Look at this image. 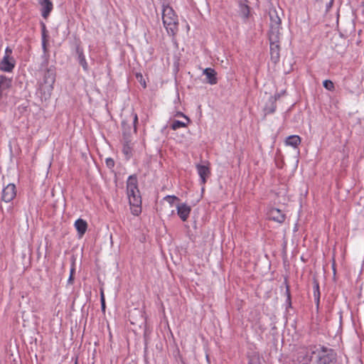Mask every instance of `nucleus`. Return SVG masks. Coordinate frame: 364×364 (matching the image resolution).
<instances>
[{
	"label": "nucleus",
	"mask_w": 364,
	"mask_h": 364,
	"mask_svg": "<svg viewBox=\"0 0 364 364\" xmlns=\"http://www.w3.org/2000/svg\"><path fill=\"white\" fill-rule=\"evenodd\" d=\"M334 356L331 349L320 346L300 348L295 364H331Z\"/></svg>",
	"instance_id": "1"
},
{
	"label": "nucleus",
	"mask_w": 364,
	"mask_h": 364,
	"mask_svg": "<svg viewBox=\"0 0 364 364\" xmlns=\"http://www.w3.org/2000/svg\"><path fill=\"white\" fill-rule=\"evenodd\" d=\"M270 23L269 31V41L270 47L271 60L277 63L280 58V40L282 37L281 18L275 9H271L269 11Z\"/></svg>",
	"instance_id": "2"
},
{
	"label": "nucleus",
	"mask_w": 364,
	"mask_h": 364,
	"mask_svg": "<svg viewBox=\"0 0 364 364\" xmlns=\"http://www.w3.org/2000/svg\"><path fill=\"white\" fill-rule=\"evenodd\" d=\"M43 76L42 79L38 80V90L45 99L48 97L53 89V84L55 80V68L50 66L47 67V61L42 64L40 70Z\"/></svg>",
	"instance_id": "3"
},
{
	"label": "nucleus",
	"mask_w": 364,
	"mask_h": 364,
	"mask_svg": "<svg viewBox=\"0 0 364 364\" xmlns=\"http://www.w3.org/2000/svg\"><path fill=\"white\" fill-rule=\"evenodd\" d=\"M162 20L168 33L173 36H175L178 32V16L171 6H164Z\"/></svg>",
	"instance_id": "4"
},
{
	"label": "nucleus",
	"mask_w": 364,
	"mask_h": 364,
	"mask_svg": "<svg viewBox=\"0 0 364 364\" xmlns=\"http://www.w3.org/2000/svg\"><path fill=\"white\" fill-rule=\"evenodd\" d=\"M130 208L134 215H139L141 212V199L139 189L127 191Z\"/></svg>",
	"instance_id": "5"
},
{
	"label": "nucleus",
	"mask_w": 364,
	"mask_h": 364,
	"mask_svg": "<svg viewBox=\"0 0 364 364\" xmlns=\"http://www.w3.org/2000/svg\"><path fill=\"white\" fill-rule=\"evenodd\" d=\"M138 122L137 114L134 112H131L129 116L124 119L122 122V126L123 129V134L124 139L129 138V136L131 134L132 129L133 128V132H136V123Z\"/></svg>",
	"instance_id": "6"
},
{
	"label": "nucleus",
	"mask_w": 364,
	"mask_h": 364,
	"mask_svg": "<svg viewBox=\"0 0 364 364\" xmlns=\"http://www.w3.org/2000/svg\"><path fill=\"white\" fill-rule=\"evenodd\" d=\"M16 196V186L9 183L2 191L1 199L6 203L11 202Z\"/></svg>",
	"instance_id": "7"
},
{
	"label": "nucleus",
	"mask_w": 364,
	"mask_h": 364,
	"mask_svg": "<svg viewBox=\"0 0 364 364\" xmlns=\"http://www.w3.org/2000/svg\"><path fill=\"white\" fill-rule=\"evenodd\" d=\"M176 208H177V213H178V216L180 217V218L183 221H186L188 219L189 214L191 213V207L187 205L185 203H182V204L178 205L176 206Z\"/></svg>",
	"instance_id": "8"
},
{
	"label": "nucleus",
	"mask_w": 364,
	"mask_h": 364,
	"mask_svg": "<svg viewBox=\"0 0 364 364\" xmlns=\"http://www.w3.org/2000/svg\"><path fill=\"white\" fill-rule=\"evenodd\" d=\"M39 4L41 6V14L44 18H46L50 11L53 10V4L51 0H39Z\"/></svg>",
	"instance_id": "9"
},
{
	"label": "nucleus",
	"mask_w": 364,
	"mask_h": 364,
	"mask_svg": "<svg viewBox=\"0 0 364 364\" xmlns=\"http://www.w3.org/2000/svg\"><path fill=\"white\" fill-rule=\"evenodd\" d=\"M196 168L198 171V173L201 179V182L203 184H204L206 182V178L210 173V168L207 166L201 164H197Z\"/></svg>",
	"instance_id": "10"
},
{
	"label": "nucleus",
	"mask_w": 364,
	"mask_h": 364,
	"mask_svg": "<svg viewBox=\"0 0 364 364\" xmlns=\"http://www.w3.org/2000/svg\"><path fill=\"white\" fill-rule=\"evenodd\" d=\"M14 67L12 60L9 55H5L0 63V70L6 72H10Z\"/></svg>",
	"instance_id": "11"
},
{
	"label": "nucleus",
	"mask_w": 364,
	"mask_h": 364,
	"mask_svg": "<svg viewBox=\"0 0 364 364\" xmlns=\"http://www.w3.org/2000/svg\"><path fill=\"white\" fill-rule=\"evenodd\" d=\"M269 217L272 220L282 223L284 221L285 215L277 208H272L269 211Z\"/></svg>",
	"instance_id": "12"
},
{
	"label": "nucleus",
	"mask_w": 364,
	"mask_h": 364,
	"mask_svg": "<svg viewBox=\"0 0 364 364\" xmlns=\"http://www.w3.org/2000/svg\"><path fill=\"white\" fill-rule=\"evenodd\" d=\"M75 227L77 231L78 235L82 236L87 228V223L83 219L79 218L75 222Z\"/></svg>",
	"instance_id": "13"
},
{
	"label": "nucleus",
	"mask_w": 364,
	"mask_h": 364,
	"mask_svg": "<svg viewBox=\"0 0 364 364\" xmlns=\"http://www.w3.org/2000/svg\"><path fill=\"white\" fill-rule=\"evenodd\" d=\"M203 74L206 76V79L208 83L210 85H215L217 83L216 73L212 68H205L203 70Z\"/></svg>",
	"instance_id": "14"
},
{
	"label": "nucleus",
	"mask_w": 364,
	"mask_h": 364,
	"mask_svg": "<svg viewBox=\"0 0 364 364\" xmlns=\"http://www.w3.org/2000/svg\"><path fill=\"white\" fill-rule=\"evenodd\" d=\"M11 85V80L4 75H0V91L6 93Z\"/></svg>",
	"instance_id": "15"
},
{
	"label": "nucleus",
	"mask_w": 364,
	"mask_h": 364,
	"mask_svg": "<svg viewBox=\"0 0 364 364\" xmlns=\"http://www.w3.org/2000/svg\"><path fill=\"white\" fill-rule=\"evenodd\" d=\"M184 119H185L186 122H181L179 120H173L171 124V128L173 130H177L180 128L187 127V125L190 123V119L186 116H184Z\"/></svg>",
	"instance_id": "16"
},
{
	"label": "nucleus",
	"mask_w": 364,
	"mask_h": 364,
	"mask_svg": "<svg viewBox=\"0 0 364 364\" xmlns=\"http://www.w3.org/2000/svg\"><path fill=\"white\" fill-rule=\"evenodd\" d=\"M124 144L122 147V152L126 158L129 159L132 155V147L130 145L131 140L129 138L124 139Z\"/></svg>",
	"instance_id": "17"
},
{
	"label": "nucleus",
	"mask_w": 364,
	"mask_h": 364,
	"mask_svg": "<svg viewBox=\"0 0 364 364\" xmlns=\"http://www.w3.org/2000/svg\"><path fill=\"white\" fill-rule=\"evenodd\" d=\"M301 143V138L298 135H291L287 138L286 144L296 147Z\"/></svg>",
	"instance_id": "18"
},
{
	"label": "nucleus",
	"mask_w": 364,
	"mask_h": 364,
	"mask_svg": "<svg viewBox=\"0 0 364 364\" xmlns=\"http://www.w3.org/2000/svg\"><path fill=\"white\" fill-rule=\"evenodd\" d=\"M77 53L78 55V60L79 63L82 65L84 70L87 71L88 65L85 60V55L83 54L82 50L80 48H77Z\"/></svg>",
	"instance_id": "19"
},
{
	"label": "nucleus",
	"mask_w": 364,
	"mask_h": 364,
	"mask_svg": "<svg viewBox=\"0 0 364 364\" xmlns=\"http://www.w3.org/2000/svg\"><path fill=\"white\" fill-rule=\"evenodd\" d=\"M137 187V179L135 176H130L127 180V190L129 191L131 190H136Z\"/></svg>",
	"instance_id": "20"
},
{
	"label": "nucleus",
	"mask_w": 364,
	"mask_h": 364,
	"mask_svg": "<svg viewBox=\"0 0 364 364\" xmlns=\"http://www.w3.org/2000/svg\"><path fill=\"white\" fill-rule=\"evenodd\" d=\"M314 296L317 305L320 299L319 284L316 279H314Z\"/></svg>",
	"instance_id": "21"
},
{
	"label": "nucleus",
	"mask_w": 364,
	"mask_h": 364,
	"mask_svg": "<svg viewBox=\"0 0 364 364\" xmlns=\"http://www.w3.org/2000/svg\"><path fill=\"white\" fill-rule=\"evenodd\" d=\"M240 15L243 18H247L248 15H249V13H250V10H249L248 6H247L245 4H240Z\"/></svg>",
	"instance_id": "22"
},
{
	"label": "nucleus",
	"mask_w": 364,
	"mask_h": 364,
	"mask_svg": "<svg viewBox=\"0 0 364 364\" xmlns=\"http://www.w3.org/2000/svg\"><path fill=\"white\" fill-rule=\"evenodd\" d=\"M274 101H275V100L273 99V97H271L269 98V102H270V103H271V106H270V107H266L264 108V111H265V113H266V114L273 113V112L275 111V109H276V105H275V104H274Z\"/></svg>",
	"instance_id": "23"
},
{
	"label": "nucleus",
	"mask_w": 364,
	"mask_h": 364,
	"mask_svg": "<svg viewBox=\"0 0 364 364\" xmlns=\"http://www.w3.org/2000/svg\"><path fill=\"white\" fill-rule=\"evenodd\" d=\"M323 85L326 90H330V91H331L334 89V85H333V82L330 80H324L323 82Z\"/></svg>",
	"instance_id": "24"
},
{
	"label": "nucleus",
	"mask_w": 364,
	"mask_h": 364,
	"mask_svg": "<svg viewBox=\"0 0 364 364\" xmlns=\"http://www.w3.org/2000/svg\"><path fill=\"white\" fill-rule=\"evenodd\" d=\"M136 78L137 79L139 82L143 86V87H146V85L145 80L144 79V77L141 73H136Z\"/></svg>",
	"instance_id": "25"
},
{
	"label": "nucleus",
	"mask_w": 364,
	"mask_h": 364,
	"mask_svg": "<svg viewBox=\"0 0 364 364\" xmlns=\"http://www.w3.org/2000/svg\"><path fill=\"white\" fill-rule=\"evenodd\" d=\"M249 364H260L259 358L258 355H253L250 358Z\"/></svg>",
	"instance_id": "26"
},
{
	"label": "nucleus",
	"mask_w": 364,
	"mask_h": 364,
	"mask_svg": "<svg viewBox=\"0 0 364 364\" xmlns=\"http://www.w3.org/2000/svg\"><path fill=\"white\" fill-rule=\"evenodd\" d=\"M164 200L170 204H173L174 200H178V198L174 196H167L164 198Z\"/></svg>",
	"instance_id": "27"
},
{
	"label": "nucleus",
	"mask_w": 364,
	"mask_h": 364,
	"mask_svg": "<svg viewBox=\"0 0 364 364\" xmlns=\"http://www.w3.org/2000/svg\"><path fill=\"white\" fill-rule=\"evenodd\" d=\"M100 301H101V306H102V310H105V295L102 290H101L100 292Z\"/></svg>",
	"instance_id": "28"
},
{
	"label": "nucleus",
	"mask_w": 364,
	"mask_h": 364,
	"mask_svg": "<svg viewBox=\"0 0 364 364\" xmlns=\"http://www.w3.org/2000/svg\"><path fill=\"white\" fill-rule=\"evenodd\" d=\"M42 38H43V48L44 50H46V28L45 26L43 27V31H42Z\"/></svg>",
	"instance_id": "29"
},
{
	"label": "nucleus",
	"mask_w": 364,
	"mask_h": 364,
	"mask_svg": "<svg viewBox=\"0 0 364 364\" xmlns=\"http://www.w3.org/2000/svg\"><path fill=\"white\" fill-rule=\"evenodd\" d=\"M106 164L109 168H112L114 165V160L111 158H108L106 159Z\"/></svg>",
	"instance_id": "30"
},
{
	"label": "nucleus",
	"mask_w": 364,
	"mask_h": 364,
	"mask_svg": "<svg viewBox=\"0 0 364 364\" xmlns=\"http://www.w3.org/2000/svg\"><path fill=\"white\" fill-rule=\"evenodd\" d=\"M73 281H74L73 275H70L68 280V283L72 284L73 283Z\"/></svg>",
	"instance_id": "31"
},
{
	"label": "nucleus",
	"mask_w": 364,
	"mask_h": 364,
	"mask_svg": "<svg viewBox=\"0 0 364 364\" xmlns=\"http://www.w3.org/2000/svg\"><path fill=\"white\" fill-rule=\"evenodd\" d=\"M75 270L74 265H73V267H72V268H71V269H70V275H74V274H75Z\"/></svg>",
	"instance_id": "32"
},
{
	"label": "nucleus",
	"mask_w": 364,
	"mask_h": 364,
	"mask_svg": "<svg viewBox=\"0 0 364 364\" xmlns=\"http://www.w3.org/2000/svg\"><path fill=\"white\" fill-rule=\"evenodd\" d=\"M11 53V50L9 49V48H6V55H9V53Z\"/></svg>",
	"instance_id": "33"
},
{
	"label": "nucleus",
	"mask_w": 364,
	"mask_h": 364,
	"mask_svg": "<svg viewBox=\"0 0 364 364\" xmlns=\"http://www.w3.org/2000/svg\"><path fill=\"white\" fill-rule=\"evenodd\" d=\"M176 115H177V116H182L183 118H184V116H185V115H184L183 113H181V112H178Z\"/></svg>",
	"instance_id": "34"
},
{
	"label": "nucleus",
	"mask_w": 364,
	"mask_h": 364,
	"mask_svg": "<svg viewBox=\"0 0 364 364\" xmlns=\"http://www.w3.org/2000/svg\"><path fill=\"white\" fill-rule=\"evenodd\" d=\"M206 360L208 361V363L210 364L209 357L208 355H206Z\"/></svg>",
	"instance_id": "35"
},
{
	"label": "nucleus",
	"mask_w": 364,
	"mask_h": 364,
	"mask_svg": "<svg viewBox=\"0 0 364 364\" xmlns=\"http://www.w3.org/2000/svg\"><path fill=\"white\" fill-rule=\"evenodd\" d=\"M75 364H77V360L75 361Z\"/></svg>",
	"instance_id": "36"
},
{
	"label": "nucleus",
	"mask_w": 364,
	"mask_h": 364,
	"mask_svg": "<svg viewBox=\"0 0 364 364\" xmlns=\"http://www.w3.org/2000/svg\"><path fill=\"white\" fill-rule=\"evenodd\" d=\"M363 5H364V1L363 2Z\"/></svg>",
	"instance_id": "37"
}]
</instances>
